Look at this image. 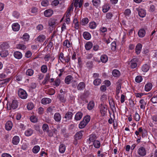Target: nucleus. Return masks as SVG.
<instances>
[{
    "label": "nucleus",
    "instance_id": "33",
    "mask_svg": "<svg viewBox=\"0 0 157 157\" xmlns=\"http://www.w3.org/2000/svg\"><path fill=\"white\" fill-rule=\"evenodd\" d=\"M8 52L7 51L3 50L0 52V55L2 57H5L8 55Z\"/></svg>",
    "mask_w": 157,
    "mask_h": 157
},
{
    "label": "nucleus",
    "instance_id": "64",
    "mask_svg": "<svg viewBox=\"0 0 157 157\" xmlns=\"http://www.w3.org/2000/svg\"><path fill=\"white\" fill-rule=\"evenodd\" d=\"M59 2L57 0L53 1L52 2V5L54 6H56L59 4Z\"/></svg>",
    "mask_w": 157,
    "mask_h": 157
},
{
    "label": "nucleus",
    "instance_id": "10",
    "mask_svg": "<svg viewBox=\"0 0 157 157\" xmlns=\"http://www.w3.org/2000/svg\"><path fill=\"white\" fill-rule=\"evenodd\" d=\"M12 28L14 31H18L20 28V26L17 23L13 24L12 25Z\"/></svg>",
    "mask_w": 157,
    "mask_h": 157
},
{
    "label": "nucleus",
    "instance_id": "62",
    "mask_svg": "<svg viewBox=\"0 0 157 157\" xmlns=\"http://www.w3.org/2000/svg\"><path fill=\"white\" fill-rule=\"evenodd\" d=\"M30 119L32 122H36L37 121V118L35 116H32L31 117Z\"/></svg>",
    "mask_w": 157,
    "mask_h": 157
},
{
    "label": "nucleus",
    "instance_id": "23",
    "mask_svg": "<svg viewBox=\"0 0 157 157\" xmlns=\"http://www.w3.org/2000/svg\"><path fill=\"white\" fill-rule=\"evenodd\" d=\"M83 35L84 38L86 40H89L91 38V35L90 34L87 32H84Z\"/></svg>",
    "mask_w": 157,
    "mask_h": 157
},
{
    "label": "nucleus",
    "instance_id": "55",
    "mask_svg": "<svg viewBox=\"0 0 157 157\" xmlns=\"http://www.w3.org/2000/svg\"><path fill=\"white\" fill-rule=\"evenodd\" d=\"M140 119L139 115L136 112L134 116V119L137 121H139Z\"/></svg>",
    "mask_w": 157,
    "mask_h": 157
},
{
    "label": "nucleus",
    "instance_id": "22",
    "mask_svg": "<svg viewBox=\"0 0 157 157\" xmlns=\"http://www.w3.org/2000/svg\"><path fill=\"white\" fill-rule=\"evenodd\" d=\"M149 68L150 67L148 65L144 64L142 67L141 70L144 72H146L148 71Z\"/></svg>",
    "mask_w": 157,
    "mask_h": 157
},
{
    "label": "nucleus",
    "instance_id": "31",
    "mask_svg": "<svg viewBox=\"0 0 157 157\" xmlns=\"http://www.w3.org/2000/svg\"><path fill=\"white\" fill-rule=\"evenodd\" d=\"M101 61L103 63H105L108 61V57L106 55H103L101 56L100 58Z\"/></svg>",
    "mask_w": 157,
    "mask_h": 157
},
{
    "label": "nucleus",
    "instance_id": "40",
    "mask_svg": "<svg viewBox=\"0 0 157 157\" xmlns=\"http://www.w3.org/2000/svg\"><path fill=\"white\" fill-rule=\"evenodd\" d=\"M93 144L95 148H98L100 147V143L98 140L94 141V142Z\"/></svg>",
    "mask_w": 157,
    "mask_h": 157
},
{
    "label": "nucleus",
    "instance_id": "42",
    "mask_svg": "<svg viewBox=\"0 0 157 157\" xmlns=\"http://www.w3.org/2000/svg\"><path fill=\"white\" fill-rule=\"evenodd\" d=\"M41 70L42 72L45 73L47 71V67L46 65H44L41 67Z\"/></svg>",
    "mask_w": 157,
    "mask_h": 157
},
{
    "label": "nucleus",
    "instance_id": "4",
    "mask_svg": "<svg viewBox=\"0 0 157 157\" xmlns=\"http://www.w3.org/2000/svg\"><path fill=\"white\" fill-rule=\"evenodd\" d=\"M83 132V131L82 130L77 132L75 136V139L76 140L80 139L82 137L83 135L82 132Z\"/></svg>",
    "mask_w": 157,
    "mask_h": 157
},
{
    "label": "nucleus",
    "instance_id": "35",
    "mask_svg": "<svg viewBox=\"0 0 157 157\" xmlns=\"http://www.w3.org/2000/svg\"><path fill=\"white\" fill-rule=\"evenodd\" d=\"M72 44L70 43V42L68 40H66L63 42V45L64 46H66L68 48L71 46Z\"/></svg>",
    "mask_w": 157,
    "mask_h": 157
},
{
    "label": "nucleus",
    "instance_id": "59",
    "mask_svg": "<svg viewBox=\"0 0 157 157\" xmlns=\"http://www.w3.org/2000/svg\"><path fill=\"white\" fill-rule=\"evenodd\" d=\"M36 28L39 31H41L43 29V26L41 24H39L37 26Z\"/></svg>",
    "mask_w": 157,
    "mask_h": 157
},
{
    "label": "nucleus",
    "instance_id": "63",
    "mask_svg": "<svg viewBox=\"0 0 157 157\" xmlns=\"http://www.w3.org/2000/svg\"><path fill=\"white\" fill-rule=\"evenodd\" d=\"M152 102L154 103H157V97H153L151 99Z\"/></svg>",
    "mask_w": 157,
    "mask_h": 157
},
{
    "label": "nucleus",
    "instance_id": "34",
    "mask_svg": "<svg viewBox=\"0 0 157 157\" xmlns=\"http://www.w3.org/2000/svg\"><path fill=\"white\" fill-rule=\"evenodd\" d=\"M89 22V19L87 18L86 17L82 19L81 22L80 24L82 25H85Z\"/></svg>",
    "mask_w": 157,
    "mask_h": 157
},
{
    "label": "nucleus",
    "instance_id": "13",
    "mask_svg": "<svg viewBox=\"0 0 157 157\" xmlns=\"http://www.w3.org/2000/svg\"><path fill=\"white\" fill-rule=\"evenodd\" d=\"M83 114L82 113L80 112H78L77 113L75 116V119L76 121L80 120Z\"/></svg>",
    "mask_w": 157,
    "mask_h": 157
},
{
    "label": "nucleus",
    "instance_id": "49",
    "mask_svg": "<svg viewBox=\"0 0 157 157\" xmlns=\"http://www.w3.org/2000/svg\"><path fill=\"white\" fill-rule=\"evenodd\" d=\"M131 13V11L129 9H126L124 12V14L125 17H128Z\"/></svg>",
    "mask_w": 157,
    "mask_h": 157
},
{
    "label": "nucleus",
    "instance_id": "20",
    "mask_svg": "<svg viewBox=\"0 0 157 157\" xmlns=\"http://www.w3.org/2000/svg\"><path fill=\"white\" fill-rule=\"evenodd\" d=\"M145 30L144 29H141L139 30L138 35L139 37H143L145 36Z\"/></svg>",
    "mask_w": 157,
    "mask_h": 157
},
{
    "label": "nucleus",
    "instance_id": "24",
    "mask_svg": "<svg viewBox=\"0 0 157 157\" xmlns=\"http://www.w3.org/2000/svg\"><path fill=\"white\" fill-rule=\"evenodd\" d=\"M33 133V130L31 128H29L25 131V134L26 136H31Z\"/></svg>",
    "mask_w": 157,
    "mask_h": 157
},
{
    "label": "nucleus",
    "instance_id": "7",
    "mask_svg": "<svg viewBox=\"0 0 157 157\" xmlns=\"http://www.w3.org/2000/svg\"><path fill=\"white\" fill-rule=\"evenodd\" d=\"M107 110V107L106 105L102 106L100 109V112L102 116L105 115Z\"/></svg>",
    "mask_w": 157,
    "mask_h": 157
},
{
    "label": "nucleus",
    "instance_id": "51",
    "mask_svg": "<svg viewBox=\"0 0 157 157\" xmlns=\"http://www.w3.org/2000/svg\"><path fill=\"white\" fill-rule=\"evenodd\" d=\"M90 120V117L87 115L85 116L83 118V121L86 124H88Z\"/></svg>",
    "mask_w": 157,
    "mask_h": 157
},
{
    "label": "nucleus",
    "instance_id": "37",
    "mask_svg": "<svg viewBox=\"0 0 157 157\" xmlns=\"http://www.w3.org/2000/svg\"><path fill=\"white\" fill-rule=\"evenodd\" d=\"M40 149V147L39 146H35L33 149V153L36 154L39 152Z\"/></svg>",
    "mask_w": 157,
    "mask_h": 157
},
{
    "label": "nucleus",
    "instance_id": "48",
    "mask_svg": "<svg viewBox=\"0 0 157 157\" xmlns=\"http://www.w3.org/2000/svg\"><path fill=\"white\" fill-rule=\"evenodd\" d=\"M101 80L99 78L96 79L94 81V84L95 86L99 85L101 83Z\"/></svg>",
    "mask_w": 157,
    "mask_h": 157
},
{
    "label": "nucleus",
    "instance_id": "3",
    "mask_svg": "<svg viewBox=\"0 0 157 157\" xmlns=\"http://www.w3.org/2000/svg\"><path fill=\"white\" fill-rule=\"evenodd\" d=\"M138 154L141 156H144L146 154V150L143 147H140L138 149Z\"/></svg>",
    "mask_w": 157,
    "mask_h": 157
},
{
    "label": "nucleus",
    "instance_id": "17",
    "mask_svg": "<svg viewBox=\"0 0 157 157\" xmlns=\"http://www.w3.org/2000/svg\"><path fill=\"white\" fill-rule=\"evenodd\" d=\"M73 78L71 75H69L66 76L65 79V82L67 84H69L70 82L73 79Z\"/></svg>",
    "mask_w": 157,
    "mask_h": 157
},
{
    "label": "nucleus",
    "instance_id": "11",
    "mask_svg": "<svg viewBox=\"0 0 157 157\" xmlns=\"http://www.w3.org/2000/svg\"><path fill=\"white\" fill-rule=\"evenodd\" d=\"M142 45L141 44H138L136 48L135 51L137 54L138 55L140 54L142 48Z\"/></svg>",
    "mask_w": 157,
    "mask_h": 157
},
{
    "label": "nucleus",
    "instance_id": "36",
    "mask_svg": "<svg viewBox=\"0 0 157 157\" xmlns=\"http://www.w3.org/2000/svg\"><path fill=\"white\" fill-rule=\"evenodd\" d=\"M96 139V135L95 134H91L89 136V140L90 142H94Z\"/></svg>",
    "mask_w": 157,
    "mask_h": 157
},
{
    "label": "nucleus",
    "instance_id": "21",
    "mask_svg": "<svg viewBox=\"0 0 157 157\" xmlns=\"http://www.w3.org/2000/svg\"><path fill=\"white\" fill-rule=\"evenodd\" d=\"M51 99L48 98H43L41 101V103L43 104H49L51 103Z\"/></svg>",
    "mask_w": 157,
    "mask_h": 157
},
{
    "label": "nucleus",
    "instance_id": "44",
    "mask_svg": "<svg viewBox=\"0 0 157 157\" xmlns=\"http://www.w3.org/2000/svg\"><path fill=\"white\" fill-rule=\"evenodd\" d=\"M42 128L44 132H47L49 130V127L48 125L46 124H44L43 125Z\"/></svg>",
    "mask_w": 157,
    "mask_h": 157
},
{
    "label": "nucleus",
    "instance_id": "38",
    "mask_svg": "<svg viewBox=\"0 0 157 157\" xmlns=\"http://www.w3.org/2000/svg\"><path fill=\"white\" fill-rule=\"evenodd\" d=\"M93 5L95 7H98L101 3L100 0H93Z\"/></svg>",
    "mask_w": 157,
    "mask_h": 157
},
{
    "label": "nucleus",
    "instance_id": "56",
    "mask_svg": "<svg viewBox=\"0 0 157 157\" xmlns=\"http://www.w3.org/2000/svg\"><path fill=\"white\" fill-rule=\"evenodd\" d=\"M56 24V22L55 20H52L51 21L49 22V25L50 26L53 27Z\"/></svg>",
    "mask_w": 157,
    "mask_h": 157
},
{
    "label": "nucleus",
    "instance_id": "41",
    "mask_svg": "<svg viewBox=\"0 0 157 157\" xmlns=\"http://www.w3.org/2000/svg\"><path fill=\"white\" fill-rule=\"evenodd\" d=\"M29 36L27 33H25L21 38L25 41H28L29 39Z\"/></svg>",
    "mask_w": 157,
    "mask_h": 157
},
{
    "label": "nucleus",
    "instance_id": "14",
    "mask_svg": "<svg viewBox=\"0 0 157 157\" xmlns=\"http://www.w3.org/2000/svg\"><path fill=\"white\" fill-rule=\"evenodd\" d=\"M20 140L19 138L17 136H14L12 139V143L14 145H17L19 143Z\"/></svg>",
    "mask_w": 157,
    "mask_h": 157
},
{
    "label": "nucleus",
    "instance_id": "54",
    "mask_svg": "<svg viewBox=\"0 0 157 157\" xmlns=\"http://www.w3.org/2000/svg\"><path fill=\"white\" fill-rule=\"evenodd\" d=\"M142 80V78L141 76H136L135 78V81L138 83H140L141 82Z\"/></svg>",
    "mask_w": 157,
    "mask_h": 157
},
{
    "label": "nucleus",
    "instance_id": "2",
    "mask_svg": "<svg viewBox=\"0 0 157 157\" xmlns=\"http://www.w3.org/2000/svg\"><path fill=\"white\" fill-rule=\"evenodd\" d=\"M138 59L136 58H135L132 59L130 61V67L134 69L137 66V63Z\"/></svg>",
    "mask_w": 157,
    "mask_h": 157
},
{
    "label": "nucleus",
    "instance_id": "8",
    "mask_svg": "<svg viewBox=\"0 0 157 157\" xmlns=\"http://www.w3.org/2000/svg\"><path fill=\"white\" fill-rule=\"evenodd\" d=\"M73 116V113L71 112H68L65 115L64 118L67 120L71 119Z\"/></svg>",
    "mask_w": 157,
    "mask_h": 157
},
{
    "label": "nucleus",
    "instance_id": "19",
    "mask_svg": "<svg viewBox=\"0 0 157 157\" xmlns=\"http://www.w3.org/2000/svg\"><path fill=\"white\" fill-rule=\"evenodd\" d=\"M18 106L17 101L16 100H13L11 103V108L13 109H15L17 108Z\"/></svg>",
    "mask_w": 157,
    "mask_h": 157
},
{
    "label": "nucleus",
    "instance_id": "45",
    "mask_svg": "<svg viewBox=\"0 0 157 157\" xmlns=\"http://www.w3.org/2000/svg\"><path fill=\"white\" fill-rule=\"evenodd\" d=\"M87 124L82 120L79 124V127L80 128H84Z\"/></svg>",
    "mask_w": 157,
    "mask_h": 157
},
{
    "label": "nucleus",
    "instance_id": "29",
    "mask_svg": "<svg viewBox=\"0 0 157 157\" xmlns=\"http://www.w3.org/2000/svg\"><path fill=\"white\" fill-rule=\"evenodd\" d=\"M138 14L139 16L142 17H144L146 15V12L145 10L143 9H140L138 10Z\"/></svg>",
    "mask_w": 157,
    "mask_h": 157
},
{
    "label": "nucleus",
    "instance_id": "12",
    "mask_svg": "<svg viewBox=\"0 0 157 157\" xmlns=\"http://www.w3.org/2000/svg\"><path fill=\"white\" fill-rule=\"evenodd\" d=\"M73 4L72 3L70 5V6L68 9L67 11L66 12V17H70L71 15L70 13V12L71 10H73Z\"/></svg>",
    "mask_w": 157,
    "mask_h": 157
},
{
    "label": "nucleus",
    "instance_id": "9",
    "mask_svg": "<svg viewBox=\"0 0 157 157\" xmlns=\"http://www.w3.org/2000/svg\"><path fill=\"white\" fill-rule=\"evenodd\" d=\"M13 126V124L10 121H8L6 124L5 128L6 130L9 131L10 130Z\"/></svg>",
    "mask_w": 157,
    "mask_h": 157
},
{
    "label": "nucleus",
    "instance_id": "27",
    "mask_svg": "<svg viewBox=\"0 0 157 157\" xmlns=\"http://www.w3.org/2000/svg\"><path fill=\"white\" fill-rule=\"evenodd\" d=\"M152 85L151 83L149 82L147 83L145 86V90L147 91H150L152 88Z\"/></svg>",
    "mask_w": 157,
    "mask_h": 157
},
{
    "label": "nucleus",
    "instance_id": "58",
    "mask_svg": "<svg viewBox=\"0 0 157 157\" xmlns=\"http://www.w3.org/2000/svg\"><path fill=\"white\" fill-rule=\"evenodd\" d=\"M65 57H64L63 54L62 52H61L59 54V58L61 62L63 63L62 59L64 60Z\"/></svg>",
    "mask_w": 157,
    "mask_h": 157
},
{
    "label": "nucleus",
    "instance_id": "15",
    "mask_svg": "<svg viewBox=\"0 0 157 157\" xmlns=\"http://www.w3.org/2000/svg\"><path fill=\"white\" fill-rule=\"evenodd\" d=\"M54 118L57 122L60 121L61 118L60 114L58 113H56L54 115Z\"/></svg>",
    "mask_w": 157,
    "mask_h": 157
},
{
    "label": "nucleus",
    "instance_id": "30",
    "mask_svg": "<svg viewBox=\"0 0 157 157\" xmlns=\"http://www.w3.org/2000/svg\"><path fill=\"white\" fill-rule=\"evenodd\" d=\"M94 105V103L93 101H91L89 102L88 104L87 108L89 110H91L92 109Z\"/></svg>",
    "mask_w": 157,
    "mask_h": 157
},
{
    "label": "nucleus",
    "instance_id": "46",
    "mask_svg": "<svg viewBox=\"0 0 157 157\" xmlns=\"http://www.w3.org/2000/svg\"><path fill=\"white\" fill-rule=\"evenodd\" d=\"M73 22L75 24V28L76 29H78L79 27V24L77 19H75L73 20Z\"/></svg>",
    "mask_w": 157,
    "mask_h": 157
},
{
    "label": "nucleus",
    "instance_id": "39",
    "mask_svg": "<svg viewBox=\"0 0 157 157\" xmlns=\"http://www.w3.org/2000/svg\"><path fill=\"white\" fill-rule=\"evenodd\" d=\"M109 103L110 107L111 109L113 111V109L115 108L114 103L113 100L112 99H110L109 100Z\"/></svg>",
    "mask_w": 157,
    "mask_h": 157
},
{
    "label": "nucleus",
    "instance_id": "26",
    "mask_svg": "<svg viewBox=\"0 0 157 157\" xmlns=\"http://www.w3.org/2000/svg\"><path fill=\"white\" fill-rule=\"evenodd\" d=\"M112 73L113 75L115 77H118L120 75V72L117 69L113 70Z\"/></svg>",
    "mask_w": 157,
    "mask_h": 157
},
{
    "label": "nucleus",
    "instance_id": "57",
    "mask_svg": "<svg viewBox=\"0 0 157 157\" xmlns=\"http://www.w3.org/2000/svg\"><path fill=\"white\" fill-rule=\"evenodd\" d=\"M20 14L16 11H14L13 13V16L15 18H18Z\"/></svg>",
    "mask_w": 157,
    "mask_h": 157
},
{
    "label": "nucleus",
    "instance_id": "52",
    "mask_svg": "<svg viewBox=\"0 0 157 157\" xmlns=\"http://www.w3.org/2000/svg\"><path fill=\"white\" fill-rule=\"evenodd\" d=\"M34 105L33 103L30 102L27 105V108L28 109L31 110L34 107Z\"/></svg>",
    "mask_w": 157,
    "mask_h": 157
},
{
    "label": "nucleus",
    "instance_id": "6",
    "mask_svg": "<svg viewBox=\"0 0 157 157\" xmlns=\"http://www.w3.org/2000/svg\"><path fill=\"white\" fill-rule=\"evenodd\" d=\"M53 11L51 9L46 10L44 13V16L46 17H49L51 16L53 14Z\"/></svg>",
    "mask_w": 157,
    "mask_h": 157
},
{
    "label": "nucleus",
    "instance_id": "25",
    "mask_svg": "<svg viewBox=\"0 0 157 157\" xmlns=\"http://www.w3.org/2000/svg\"><path fill=\"white\" fill-rule=\"evenodd\" d=\"M59 99L62 102H65L66 101V98L63 94H59L58 96Z\"/></svg>",
    "mask_w": 157,
    "mask_h": 157
},
{
    "label": "nucleus",
    "instance_id": "50",
    "mask_svg": "<svg viewBox=\"0 0 157 157\" xmlns=\"http://www.w3.org/2000/svg\"><path fill=\"white\" fill-rule=\"evenodd\" d=\"M50 78V76L49 74H48L46 75V76L43 81L42 83L44 84L45 85L46 84L47 81Z\"/></svg>",
    "mask_w": 157,
    "mask_h": 157
},
{
    "label": "nucleus",
    "instance_id": "60",
    "mask_svg": "<svg viewBox=\"0 0 157 157\" xmlns=\"http://www.w3.org/2000/svg\"><path fill=\"white\" fill-rule=\"evenodd\" d=\"M113 16V15L111 13H108L106 14V17L107 19H110Z\"/></svg>",
    "mask_w": 157,
    "mask_h": 157
},
{
    "label": "nucleus",
    "instance_id": "32",
    "mask_svg": "<svg viewBox=\"0 0 157 157\" xmlns=\"http://www.w3.org/2000/svg\"><path fill=\"white\" fill-rule=\"evenodd\" d=\"M65 150V146L63 144H61L60 145L59 148V151L60 153H63L64 152Z\"/></svg>",
    "mask_w": 157,
    "mask_h": 157
},
{
    "label": "nucleus",
    "instance_id": "5",
    "mask_svg": "<svg viewBox=\"0 0 157 157\" xmlns=\"http://www.w3.org/2000/svg\"><path fill=\"white\" fill-rule=\"evenodd\" d=\"M45 36L43 34H41L39 35L36 39V40L38 42L40 43L42 42L45 39Z\"/></svg>",
    "mask_w": 157,
    "mask_h": 157
},
{
    "label": "nucleus",
    "instance_id": "61",
    "mask_svg": "<svg viewBox=\"0 0 157 157\" xmlns=\"http://www.w3.org/2000/svg\"><path fill=\"white\" fill-rule=\"evenodd\" d=\"M55 85L56 86H59V84L60 83V80L59 78H57L56 79L55 81Z\"/></svg>",
    "mask_w": 157,
    "mask_h": 157
},
{
    "label": "nucleus",
    "instance_id": "18",
    "mask_svg": "<svg viewBox=\"0 0 157 157\" xmlns=\"http://www.w3.org/2000/svg\"><path fill=\"white\" fill-rule=\"evenodd\" d=\"M14 57L16 59H19L21 58L22 55V54L18 51H16L14 53Z\"/></svg>",
    "mask_w": 157,
    "mask_h": 157
},
{
    "label": "nucleus",
    "instance_id": "16",
    "mask_svg": "<svg viewBox=\"0 0 157 157\" xmlns=\"http://www.w3.org/2000/svg\"><path fill=\"white\" fill-rule=\"evenodd\" d=\"M85 84L83 82H80L78 85L77 88L78 90H83L85 88Z\"/></svg>",
    "mask_w": 157,
    "mask_h": 157
},
{
    "label": "nucleus",
    "instance_id": "1",
    "mask_svg": "<svg viewBox=\"0 0 157 157\" xmlns=\"http://www.w3.org/2000/svg\"><path fill=\"white\" fill-rule=\"evenodd\" d=\"M18 94L19 96L23 99H25L27 97L28 95L26 92L21 89L19 90Z\"/></svg>",
    "mask_w": 157,
    "mask_h": 157
},
{
    "label": "nucleus",
    "instance_id": "28",
    "mask_svg": "<svg viewBox=\"0 0 157 157\" xmlns=\"http://www.w3.org/2000/svg\"><path fill=\"white\" fill-rule=\"evenodd\" d=\"M93 44L91 42H88L86 44L85 47L86 50H90L92 47Z\"/></svg>",
    "mask_w": 157,
    "mask_h": 157
},
{
    "label": "nucleus",
    "instance_id": "47",
    "mask_svg": "<svg viewBox=\"0 0 157 157\" xmlns=\"http://www.w3.org/2000/svg\"><path fill=\"white\" fill-rule=\"evenodd\" d=\"M96 26V24L95 22L93 21L89 23V27L91 29H94Z\"/></svg>",
    "mask_w": 157,
    "mask_h": 157
},
{
    "label": "nucleus",
    "instance_id": "43",
    "mask_svg": "<svg viewBox=\"0 0 157 157\" xmlns=\"http://www.w3.org/2000/svg\"><path fill=\"white\" fill-rule=\"evenodd\" d=\"M34 73L32 69H28L26 71V74L27 75L29 76H32Z\"/></svg>",
    "mask_w": 157,
    "mask_h": 157
},
{
    "label": "nucleus",
    "instance_id": "53",
    "mask_svg": "<svg viewBox=\"0 0 157 157\" xmlns=\"http://www.w3.org/2000/svg\"><path fill=\"white\" fill-rule=\"evenodd\" d=\"M41 5L44 6H46L49 4L48 1L47 0H43L41 2Z\"/></svg>",
    "mask_w": 157,
    "mask_h": 157
}]
</instances>
